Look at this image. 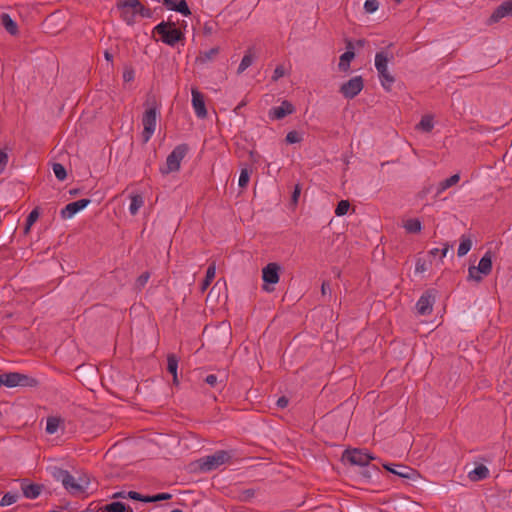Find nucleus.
Returning a JSON list of instances; mask_svg holds the SVG:
<instances>
[{"label":"nucleus","instance_id":"obj_61","mask_svg":"<svg viewBox=\"0 0 512 512\" xmlns=\"http://www.w3.org/2000/svg\"><path fill=\"white\" fill-rule=\"evenodd\" d=\"M104 56L107 61H112L113 55L108 51H105Z\"/></svg>","mask_w":512,"mask_h":512},{"label":"nucleus","instance_id":"obj_2","mask_svg":"<svg viewBox=\"0 0 512 512\" xmlns=\"http://www.w3.org/2000/svg\"><path fill=\"white\" fill-rule=\"evenodd\" d=\"M53 476L60 481L64 488L72 495H79L87 489L88 482L77 480L69 471L57 468L53 472Z\"/></svg>","mask_w":512,"mask_h":512},{"label":"nucleus","instance_id":"obj_24","mask_svg":"<svg viewBox=\"0 0 512 512\" xmlns=\"http://www.w3.org/2000/svg\"><path fill=\"white\" fill-rule=\"evenodd\" d=\"M219 51V47H213L208 51L200 52L199 55L196 57V63L203 65L213 61L219 54Z\"/></svg>","mask_w":512,"mask_h":512},{"label":"nucleus","instance_id":"obj_21","mask_svg":"<svg viewBox=\"0 0 512 512\" xmlns=\"http://www.w3.org/2000/svg\"><path fill=\"white\" fill-rule=\"evenodd\" d=\"M478 271L481 272L482 275L487 276L492 271V253L491 251H487L478 263Z\"/></svg>","mask_w":512,"mask_h":512},{"label":"nucleus","instance_id":"obj_26","mask_svg":"<svg viewBox=\"0 0 512 512\" xmlns=\"http://www.w3.org/2000/svg\"><path fill=\"white\" fill-rule=\"evenodd\" d=\"M130 199L129 212L132 216H135L144 205V198L140 194H133L130 196Z\"/></svg>","mask_w":512,"mask_h":512},{"label":"nucleus","instance_id":"obj_16","mask_svg":"<svg viewBox=\"0 0 512 512\" xmlns=\"http://www.w3.org/2000/svg\"><path fill=\"white\" fill-rule=\"evenodd\" d=\"M383 466L387 471L405 479H413L416 474L414 469L402 464H384Z\"/></svg>","mask_w":512,"mask_h":512},{"label":"nucleus","instance_id":"obj_4","mask_svg":"<svg viewBox=\"0 0 512 512\" xmlns=\"http://www.w3.org/2000/svg\"><path fill=\"white\" fill-rule=\"evenodd\" d=\"M189 148L187 144L177 145L167 156L165 166L160 168L163 175L176 172L180 169L181 161L184 159Z\"/></svg>","mask_w":512,"mask_h":512},{"label":"nucleus","instance_id":"obj_47","mask_svg":"<svg viewBox=\"0 0 512 512\" xmlns=\"http://www.w3.org/2000/svg\"><path fill=\"white\" fill-rule=\"evenodd\" d=\"M254 495H255L254 489H245L240 493L239 499L241 501H249L250 499H252L254 497Z\"/></svg>","mask_w":512,"mask_h":512},{"label":"nucleus","instance_id":"obj_48","mask_svg":"<svg viewBox=\"0 0 512 512\" xmlns=\"http://www.w3.org/2000/svg\"><path fill=\"white\" fill-rule=\"evenodd\" d=\"M127 498L147 503V496H144L136 491L127 492Z\"/></svg>","mask_w":512,"mask_h":512},{"label":"nucleus","instance_id":"obj_18","mask_svg":"<svg viewBox=\"0 0 512 512\" xmlns=\"http://www.w3.org/2000/svg\"><path fill=\"white\" fill-rule=\"evenodd\" d=\"M21 489L23 495L28 499H36L42 490V486L38 484H29L27 480H23L21 483Z\"/></svg>","mask_w":512,"mask_h":512},{"label":"nucleus","instance_id":"obj_3","mask_svg":"<svg viewBox=\"0 0 512 512\" xmlns=\"http://www.w3.org/2000/svg\"><path fill=\"white\" fill-rule=\"evenodd\" d=\"M393 56L391 55V58ZM390 57L388 52L380 51L375 55V68L378 72L379 80L385 91L389 92L392 89V85L395 82L394 76L388 71V62Z\"/></svg>","mask_w":512,"mask_h":512},{"label":"nucleus","instance_id":"obj_60","mask_svg":"<svg viewBox=\"0 0 512 512\" xmlns=\"http://www.w3.org/2000/svg\"><path fill=\"white\" fill-rule=\"evenodd\" d=\"M449 248H450V245L446 243L444 245V247L442 248V250H441V256L442 257H445L447 255V252L449 251Z\"/></svg>","mask_w":512,"mask_h":512},{"label":"nucleus","instance_id":"obj_31","mask_svg":"<svg viewBox=\"0 0 512 512\" xmlns=\"http://www.w3.org/2000/svg\"><path fill=\"white\" fill-rule=\"evenodd\" d=\"M178 358L174 354L167 356V371L173 375L174 382L177 381Z\"/></svg>","mask_w":512,"mask_h":512},{"label":"nucleus","instance_id":"obj_35","mask_svg":"<svg viewBox=\"0 0 512 512\" xmlns=\"http://www.w3.org/2000/svg\"><path fill=\"white\" fill-rule=\"evenodd\" d=\"M434 127L433 118L431 116H423L420 122L417 124V128L424 131L430 132Z\"/></svg>","mask_w":512,"mask_h":512},{"label":"nucleus","instance_id":"obj_45","mask_svg":"<svg viewBox=\"0 0 512 512\" xmlns=\"http://www.w3.org/2000/svg\"><path fill=\"white\" fill-rule=\"evenodd\" d=\"M468 278L476 282H480L482 280L481 272L478 271L477 267L471 266L468 269Z\"/></svg>","mask_w":512,"mask_h":512},{"label":"nucleus","instance_id":"obj_12","mask_svg":"<svg viewBox=\"0 0 512 512\" xmlns=\"http://www.w3.org/2000/svg\"><path fill=\"white\" fill-rule=\"evenodd\" d=\"M192 96V107L194 109L195 115L199 119H204L207 117V109L205 104L204 94L201 93L197 88L191 89Z\"/></svg>","mask_w":512,"mask_h":512},{"label":"nucleus","instance_id":"obj_50","mask_svg":"<svg viewBox=\"0 0 512 512\" xmlns=\"http://www.w3.org/2000/svg\"><path fill=\"white\" fill-rule=\"evenodd\" d=\"M204 381L211 387H216L219 384L218 377L214 374L207 375ZM222 382L223 381H220V383Z\"/></svg>","mask_w":512,"mask_h":512},{"label":"nucleus","instance_id":"obj_59","mask_svg":"<svg viewBox=\"0 0 512 512\" xmlns=\"http://www.w3.org/2000/svg\"><path fill=\"white\" fill-rule=\"evenodd\" d=\"M416 271L417 272H423L425 271V264L424 263H421L420 261H418L416 263Z\"/></svg>","mask_w":512,"mask_h":512},{"label":"nucleus","instance_id":"obj_17","mask_svg":"<svg viewBox=\"0 0 512 512\" xmlns=\"http://www.w3.org/2000/svg\"><path fill=\"white\" fill-rule=\"evenodd\" d=\"M163 4L172 11L181 13L184 16L191 15V11L185 0H163Z\"/></svg>","mask_w":512,"mask_h":512},{"label":"nucleus","instance_id":"obj_63","mask_svg":"<svg viewBox=\"0 0 512 512\" xmlns=\"http://www.w3.org/2000/svg\"><path fill=\"white\" fill-rule=\"evenodd\" d=\"M439 251H440V250H439L438 248H434V249H432V250L430 251V254H432V255H434V256H435V255H437V253H438Z\"/></svg>","mask_w":512,"mask_h":512},{"label":"nucleus","instance_id":"obj_44","mask_svg":"<svg viewBox=\"0 0 512 512\" xmlns=\"http://www.w3.org/2000/svg\"><path fill=\"white\" fill-rule=\"evenodd\" d=\"M171 498H172V495L170 493H159V494H156L153 496H147V503L163 501V500H170Z\"/></svg>","mask_w":512,"mask_h":512},{"label":"nucleus","instance_id":"obj_28","mask_svg":"<svg viewBox=\"0 0 512 512\" xmlns=\"http://www.w3.org/2000/svg\"><path fill=\"white\" fill-rule=\"evenodd\" d=\"M64 424V420L61 419L60 417H54V416H51V417H48L47 418V422H46V432L48 434H55L59 427L61 425Z\"/></svg>","mask_w":512,"mask_h":512},{"label":"nucleus","instance_id":"obj_25","mask_svg":"<svg viewBox=\"0 0 512 512\" xmlns=\"http://www.w3.org/2000/svg\"><path fill=\"white\" fill-rule=\"evenodd\" d=\"M1 22L7 32H9L11 35H16L18 33L17 23L10 17L9 14L3 13L1 15Z\"/></svg>","mask_w":512,"mask_h":512},{"label":"nucleus","instance_id":"obj_22","mask_svg":"<svg viewBox=\"0 0 512 512\" xmlns=\"http://www.w3.org/2000/svg\"><path fill=\"white\" fill-rule=\"evenodd\" d=\"M100 512H133L132 508L123 502H112L99 508Z\"/></svg>","mask_w":512,"mask_h":512},{"label":"nucleus","instance_id":"obj_13","mask_svg":"<svg viewBox=\"0 0 512 512\" xmlns=\"http://www.w3.org/2000/svg\"><path fill=\"white\" fill-rule=\"evenodd\" d=\"M90 199H80L75 202H71L67 204L60 212V216L62 219H70L72 218L76 213L83 210L90 204Z\"/></svg>","mask_w":512,"mask_h":512},{"label":"nucleus","instance_id":"obj_42","mask_svg":"<svg viewBox=\"0 0 512 512\" xmlns=\"http://www.w3.org/2000/svg\"><path fill=\"white\" fill-rule=\"evenodd\" d=\"M379 7L378 0H366L364 3V10L366 13H374Z\"/></svg>","mask_w":512,"mask_h":512},{"label":"nucleus","instance_id":"obj_14","mask_svg":"<svg viewBox=\"0 0 512 512\" xmlns=\"http://www.w3.org/2000/svg\"><path fill=\"white\" fill-rule=\"evenodd\" d=\"M295 112V107L292 103L287 100L282 101L280 106L272 107L268 116L272 120H280L286 117L287 115L293 114Z\"/></svg>","mask_w":512,"mask_h":512},{"label":"nucleus","instance_id":"obj_53","mask_svg":"<svg viewBox=\"0 0 512 512\" xmlns=\"http://www.w3.org/2000/svg\"><path fill=\"white\" fill-rule=\"evenodd\" d=\"M321 294L322 296H326L327 294H331V288L328 282L324 281L321 285Z\"/></svg>","mask_w":512,"mask_h":512},{"label":"nucleus","instance_id":"obj_8","mask_svg":"<svg viewBox=\"0 0 512 512\" xmlns=\"http://www.w3.org/2000/svg\"><path fill=\"white\" fill-rule=\"evenodd\" d=\"M364 82L361 76H355L343 83L340 87V93L346 99L355 98L363 89Z\"/></svg>","mask_w":512,"mask_h":512},{"label":"nucleus","instance_id":"obj_55","mask_svg":"<svg viewBox=\"0 0 512 512\" xmlns=\"http://www.w3.org/2000/svg\"><path fill=\"white\" fill-rule=\"evenodd\" d=\"M300 192H301V188H300V186H299V185H296V186H295V189H294V191H293V194H292V201H293L294 203H296V202L298 201V198H299V196H300Z\"/></svg>","mask_w":512,"mask_h":512},{"label":"nucleus","instance_id":"obj_57","mask_svg":"<svg viewBox=\"0 0 512 512\" xmlns=\"http://www.w3.org/2000/svg\"><path fill=\"white\" fill-rule=\"evenodd\" d=\"M112 498L113 499H118V498H127V492L126 491H119V492H115L113 495H112Z\"/></svg>","mask_w":512,"mask_h":512},{"label":"nucleus","instance_id":"obj_20","mask_svg":"<svg viewBox=\"0 0 512 512\" xmlns=\"http://www.w3.org/2000/svg\"><path fill=\"white\" fill-rule=\"evenodd\" d=\"M488 477H489V469L483 464L476 466L473 470L468 472V478L472 482H478V481L484 480Z\"/></svg>","mask_w":512,"mask_h":512},{"label":"nucleus","instance_id":"obj_36","mask_svg":"<svg viewBox=\"0 0 512 512\" xmlns=\"http://www.w3.org/2000/svg\"><path fill=\"white\" fill-rule=\"evenodd\" d=\"M19 383L18 386L21 387H36L38 385V381L35 378L29 377L28 375L18 373Z\"/></svg>","mask_w":512,"mask_h":512},{"label":"nucleus","instance_id":"obj_34","mask_svg":"<svg viewBox=\"0 0 512 512\" xmlns=\"http://www.w3.org/2000/svg\"><path fill=\"white\" fill-rule=\"evenodd\" d=\"M404 228L408 233H418L421 231L422 225L419 219H409L405 222Z\"/></svg>","mask_w":512,"mask_h":512},{"label":"nucleus","instance_id":"obj_30","mask_svg":"<svg viewBox=\"0 0 512 512\" xmlns=\"http://www.w3.org/2000/svg\"><path fill=\"white\" fill-rule=\"evenodd\" d=\"M471 247H472V241H471L470 237H468L466 235H462L460 238V244H459V247L457 250V255L459 257L465 256L470 251Z\"/></svg>","mask_w":512,"mask_h":512},{"label":"nucleus","instance_id":"obj_49","mask_svg":"<svg viewBox=\"0 0 512 512\" xmlns=\"http://www.w3.org/2000/svg\"><path fill=\"white\" fill-rule=\"evenodd\" d=\"M285 75V68L282 65H278L272 75V80L277 81Z\"/></svg>","mask_w":512,"mask_h":512},{"label":"nucleus","instance_id":"obj_10","mask_svg":"<svg viewBox=\"0 0 512 512\" xmlns=\"http://www.w3.org/2000/svg\"><path fill=\"white\" fill-rule=\"evenodd\" d=\"M280 266L277 263H269L262 270V279L264 281L263 290L267 292L273 291L267 284H276L279 281Z\"/></svg>","mask_w":512,"mask_h":512},{"label":"nucleus","instance_id":"obj_52","mask_svg":"<svg viewBox=\"0 0 512 512\" xmlns=\"http://www.w3.org/2000/svg\"><path fill=\"white\" fill-rule=\"evenodd\" d=\"M366 467H367V468H366V469H364V470L361 472V474L363 475V477L370 479V478H371V471H370V469H372L374 472H377V471H378V468H377V466H375V465H372V466H370V465H369V466H366Z\"/></svg>","mask_w":512,"mask_h":512},{"label":"nucleus","instance_id":"obj_56","mask_svg":"<svg viewBox=\"0 0 512 512\" xmlns=\"http://www.w3.org/2000/svg\"><path fill=\"white\" fill-rule=\"evenodd\" d=\"M123 78H124V81H126V82L131 81L134 78V72L132 70L131 71H125L123 73Z\"/></svg>","mask_w":512,"mask_h":512},{"label":"nucleus","instance_id":"obj_54","mask_svg":"<svg viewBox=\"0 0 512 512\" xmlns=\"http://www.w3.org/2000/svg\"><path fill=\"white\" fill-rule=\"evenodd\" d=\"M288 403H289L288 399L285 396H282V397L278 398L276 405L279 408L283 409V408L287 407Z\"/></svg>","mask_w":512,"mask_h":512},{"label":"nucleus","instance_id":"obj_1","mask_svg":"<svg viewBox=\"0 0 512 512\" xmlns=\"http://www.w3.org/2000/svg\"><path fill=\"white\" fill-rule=\"evenodd\" d=\"M153 33L160 36V40L171 47L185 39L184 33L175 27L173 22L162 21L153 28Z\"/></svg>","mask_w":512,"mask_h":512},{"label":"nucleus","instance_id":"obj_64","mask_svg":"<svg viewBox=\"0 0 512 512\" xmlns=\"http://www.w3.org/2000/svg\"><path fill=\"white\" fill-rule=\"evenodd\" d=\"M69 193H70L71 195H77V194H78V190H77V189H71V190L69 191Z\"/></svg>","mask_w":512,"mask_h":512},{"label":"nucleus","instance_id":"obj_15","mask_svg":"<svg viewBox=\"0 0 512 512\" xmlns=\"http://www.w3.org/2000/svg\"><path fill=\"white\" fill-rule=\"evenodd\" d=\"M505 17H512V0L502 2L491 14L489 23H497Z\"/></svg>","mask_w":512,"mask_h":512},{"label":"nucleus","instance_id":"obj_9","mask_svg":"<svg viewBox=\"0 0 512 512\" xmlns=\"http://www.w3.org/2000/svg\"><path fill=\"white\" fill-rule=\"evenodd\" d=\"M435 294L434 290L425 291L416 303V311L421 316L430 315L433 311V305L435 303Z\"/></svg>","mask_w":512,"mask_h":512},{"label":"nucleus","instance_id":"obj_46","mask_svg":"<svg viewBox=\"0 0 512 512\" xmlns=\"http://www.w3.org/2000/svg\"><path fill=\"white\" fill-rule=\"evenodd\" d=\"M250 176L247 169H243L239 176V186L240 187H246L249 182Z\"/></svg>","mask_w":512,"mask_h":512},{"label":"nucleus","instance_id":"obj_27","mask_svg":"<svg viewBox=\"0 0 512 512\" xmlns=\"http://www.w3.org/2000/svg\"><path fill=\"white\" fill-rule=\"evenodd\" d=\"M215 274H216V264H215V262H212L209 264V266L206 270V276L201 283V291L202 292H204L210 286L211 282L215 278Z\"/></svg>","mask_w":512,"mask_h":512},{"label":"nucleus","instance_id":"obj_32","mask_svg":"<svg viewBox=\"0 0 512 512\" xmlns=\"http://www.w3.org/2000/svg\"><path fill=\"white\" fill-rule=\"evenodd\" d=\"M254 57L251 53V49H249L246 54L243 56L239 67L237 69L238 74H242L247 68H249L253 63Z\"/></svg>","mask_w":512,"mask_h":512},{"label":"nucleus","instance_id":"obj_29","mask_svg":"<svg viewBox=\"0 0 512 512\" xmlns=\"http://www.w3.org/2000/svg\"><path fill=\"white\" fill-rule=\"evenodd\" d=\"M2 381V386L9 388L17 387L19 383L18 372L3 373Z\"/></svg>","mask_w":512,"mask_h":512},{"label":"nucleus","instance_id":"obj_6","mask_svg":"<svg viewBox=\"0 0 512 512\" xmlns=\"http://www.w3.org/2000/svg\"><path fill=\"white\" fill-rule=\"evenodd\" d=\"M231 459L229 452L218 450L212 455L200 459V468L203 471H212L227 463Z\"/></svg>","mask_w":512,"mask_h":512},{"label":"nucleus","instance_id":"obj_38","mask_svg":"<svg viewBox=\"0 0 512 512\" xmlns=\"http://www.w3.org/2000/svg\"><path fill=\"white\" fill-rule=\"evenodd\" d=\"M52 169H53V172L55 174V177L58 180L63 181V180L66 179L67 172H66L65 167L62 164H60V163H53Z\"/></svg>","mask_w":512,"mask_h":512},{"label":"nucleus","instance_id":"obj_33","mask_svg":"<svg viewBox=\"0 0 512 512\" xmlns=\"http://www.w3.org/2000/svg\"><path fill=\"white\" fill-rule=\"evenodd\" d=\"M127 6H134V8L138 9V15L144 17V18H151L152 12L149 8H145L142 3L139 0H132L130 4H127Z\"/></svg>","mask_w":512,"mask_h":512},{"label":"nucleus","instance_id":"obj_37","mask_svg":"<svg viewBox=\"0 0 512 512\" xmlns=\"http://www.w3.org/2000/svg\"><path fill=\"white\" fill-rule=\"evenodd\" d=\"M17 493L7 492L3 495L0 501V506L5 507L14 504L18 500Z\"/></svg>","mask_w":512,"mask_h":512},{"label":"nucleus","instance_id":"obj_19","mask_svg":"<svg viewBox=\"0 0 512 512\" xmlns=\"http://www.w3.org/2000/svg\"><path fill=\"white\" fill-rule=\"evenodd\" d=\"M353 45L351 42H348L347 44V51L344 52L341 56H340V61H339V69L343 72H346L349 70L350 68V62L352 59H354L355 57V53L353 51Z\"/></svg>","mask_w":512,"mask_h":512},{"label":"nucleus","instance_id":"obj_23","mask_svg":"<svg viewBox=\"0 0 512 512\" xmlns=\"http://www.w3.org/2000/svg\"><path fill=\"white\" fill-rule=\"evenodd\" d=\"M460 181V175L454 174L449 178L439 182L436 188V196H440L444 191L449 189L450 187L456 185Z\"/></svg>","mask_w":512,"mask_h":512},{"label":"nucleus","instance_id":"obj_58","mask_svg":"<svg viewBox=\"0 0 512 512\" xmlns=\"http://www.w3.org/2000/svg\"><path fill=\"white\" fill-rule=\"evenodd\" d=\"M204 33L206 35L212 34L213 33V26L208 24V23H206L205 26H204Z\"/></svg>","mask_w":512,"mask_h":512},{"label":"nucleus","instance_id":"obj_62","mask_svg":"<svg viewBox=\"0 0 512 512\" xmlns=\"http://www.w3.org/2000/svg\"><path fill=\"white\" fill-rule=\"evenodd\" d=\"M246 105V103L244 101H242L241 103H239L237 105V107L235 108V112H237L238 110H240L242 107H244Z\"/></svg>","mask_w":512,"mask_h":512},{"label":"nucleus","instance_id":"obj_39","mask_svg":"<svg viewBox=\"0 0 512 512\" xmlns=\"http://www.w3.org/2000/svg\"><path fill=\"white\" fill-rule=\"evenodd\" d=\"M350 208V203L348 200H341L335 209V214L337 216H343L345 215Z\"/></svg>","mask_w":512,"mask_h":512},{"label":"nucleus","instance_id":"obj_43","mask_svg":"<svg viewBox=\"0 0 512 512\" xmlns=\"http://www.w3.org/2000/svg\"><path fill=\"white\" fill-rule=\"evenodd\" d=\"M285 140L288 144H295L299 143L302 140V137L297 131H290L287 133Z\"/></svg>","mask_w":512,"mask_h":512},{"label":"nucleus","instance_id":"obj_40","mask_svg":"<svg viewBox=\"0 0 512 512\" xmlns=\"http://www.w3.org/2000/svg\"><path fill=\"white\" fill-rule=\"evenodd\" d=\"M150 278V273L149 272H144L142 273L137 279H136V282H135V287L136 289L138 290H141L145 287V285L147 284L148 280Z\"/></svg>","mask_w":512,"mask_h":512},{"label":"nucleus","instance_id":"obj_11","mask_svg":"<svg viewBox=\"0 0 512 512\" xmlns=\"http://www.w3.org/2000/svg\"><path fill=\"white\" fill-rule=\"evenodd\" d=\"M132 0H119L117 2V9L120 12V17L127 25H133L136 22V16L138 15V9L134 6L130 7Z\"/></svg>","mask_w":512,"mask_h":512},{"label":"nucleus","instance_id":"obj_51","mask_svg":"<svg viewBox=\"0 0 512 512\" xmlns=\"http://www.w3.org/2000/svg\"><path fill=\"white\" fill-rule=\"evenodd\" d=\"M8 155L3 150H0V173H2L7 165Z\"/></svg>","mask_w":512,"mask_h":512},{"label":"nucleus","instance_id":"obj_41","mask_svg":"<svg viewBox=\"0 0 512 512\" xmlns=\"http://www.w3.org/2000/svg\"><path fill=\"white\" fill-rule=\"evenodd\" d=\"M39 217V211L37 208L33 209L29 215L26 218V230H29V228L37 221Z\"/></svg>","mask_w":512,"mask_h":512},{"label":"nucleus","instance_id":"obj_5","mask_svg":"<svg viewBox=\"0 0 512 512\" xmlns=\"http://www.w3.org/2000/svg\"><path fill=\"white\" fill-rule=\"evenodd\" d=\"M158 115L159 111L154 106L149 107L145 110L142 117L143 131L141 136L143 143H147L154 134Z\"/></svg>","mask_w":512,"mask_h":512},{"label":"nucleus","instance_id":"obj_7","mask_svg":"<svg viewBox=\"0 0 512 512\" xmlns=\"http://www.w3.org/2000/svg\"><path fill=\"white\" fill-rule=\"evenodd\" d=\"M343 459L347 460L352 465L369 466L370 461L375 459V456L370 454L364 449H347L343 453Z\"/></svg>","mask_w":512,"mask_h":512}]
</instances>
